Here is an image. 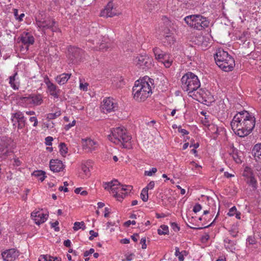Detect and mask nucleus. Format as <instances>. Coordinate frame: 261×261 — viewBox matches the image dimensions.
<instances>
[{
	"label": "nucleus",
	"instance_id": "nucleus-1",
	"mask_svg": "<svg viewBox=\"0 0 261 261\" xmlns=\"http://www.w3.org/2000/svg\"><path fill=\"white\" fill-rule=\"evenodd\" d=\"M181 88L186 91H188L191 96H194L197 98L198 95H202L201 89L196 91L200 86V81L197 76L191 72H188L182 76L181 79ZM202 96H201L202 97Z\"/></svg>",
	"mask_w": 261,
	"mask_h": 261
},
{
	"label": "nucleus",
	"instance_id": "nucleus-2",
	"mask_svg": "<svg viewBox=\"0 0 261 261\" xmlns=\"http://www.w3.org/2000/svg\"><path fill=\"white\" fill-rule=\"evenodd\" d=\"M108 138L110 141L116 145H122L124 148L130 147L128 144L132 137L128 135L126 129L123 127L113 128L111 134L109 135Z\"/></svg>",
	"mask_w": 261,
	"mask_h": 261
},
{
	"label": "nucleus",
	"instance_id": "nucleus-3",
	"mask_svg": "<svg viewBox=\"0 0 261 261\" xmlns=\"http://www.w3.org/2000/svg\"><path fill=\"white\" fill-rule=\"evenodd\" d=\"M214 59L216 64L226 72L232 70L235 66L233 58L223 49L217 51L214 55Z\"/></svg>",
	"mask_w": 261,
	"mask_h": 261
},
{
	"label": "nucleus",
	"instance_id": "nucleus-4",
	"mask_svg": "<svg viewBox=\"0 0 261 261\" xmlns=\"http://www.w3.org/2000/svg\"><path fill=\"white\" fill-rule=\"evenodd\" d=\"M152 93L151 88L147 82L137 81L133 88L134 98L139 102L144 101Z\"/></svg>",
	"mask_w": 261,
	"mask_h": 261
},
{
	"label": "nucleus",
	"instance_id": "nucleus-5",
	"mask_svg": "<svg viewBox=\"0 0 261 261\" xmlns=\"http://www.w3.org/2000/svg\"><path fill=\"white\" fill-rule=\"evenodd\" d=\"M185 22L190 27L198 30H201L209 25L210 22L200 15H191L186 16L184 19Z\"/></svg>",
	"mask_w": 261,
	"mask_h": 261
},
{
	"label": "nucleus",
	"instance_id": "nucleus-6",
	"mask_svg": "<svg viewBox=\"0 0 261 261\" xmlns=\"http://www.w3.org/2000/svg\"><path fill=\"white\" fill-rule=\"evenodd\" d=\"M242 117L241 113H238L233 118L230 125L234 133L240 137H244L248 135V132L246 130L245 126L242 124Z\"/></svg>",
	"mask_w": 261,
	"mask_h": 261
},
{
	"label": "nucleus",
	"instance_id": "nucleus-7",
	"mask_svg": "<svg viewBox=\"0 0 261 261\" xmlns=\"http://www.w3.org/2000/svg\"><path fill=\"white\" fill-rule=\"evenodd\" d=\"M86 54L83 50L75 46H70L68 49V58L73 64H77L83 62Z\"/></svg>",
	"mask_w": 261,
	"mask_h": 261
},
{
	"label": "nucleus",
	"instance_id": "nucleus-8",
	"mask_svg": "<svg viewBox=\"0 0 261 261\" xmlns=\"http://www.w3.org/2000/svg\"><path fill=\"white\" fill-rule=\"evenodd\" d=\"M242 117L243 125L245 126L246 130L249 135L253 130L255 126V119L254 117L251 116L249 113L246 111L241 112Z\"/></svg>",
	"mask_w": 261,
	"mask_h": 261
},
{
	"label": "nucleus",
	"instance_id": "nucleus-9",
	"mask_svg": "<svg viewBox=\"0 0 261 261\" xmlns=\"http://www.w3.org/2000/svg\"><path fill=\"white\" fill-rule=\"evenodd\" d=\"M152 59L147 55H140L134 58V64L142 69L150 68L151 66Z\"/></svg>",
	"mask_w": 261,
	"mask_h": 261
},
{
	"label": "nucleus",
	"instance_id": "nucleus-10",
	"mask_svg": "<svg viewBox=\"0 0 261 261\" xmlns=\"http://www.w3.org/2000/svg\"><path fill=\"white\" fill-rule=\"evenodd\" d=\"M101 111L104 113L115 111L117 108V103L113 101V99L110 97H106L103 100V103L101 106Z\"/></svg>",
	"mask_w": 261,
	"mask_h": 261
},
{
	"label": "nucleus",
	"instance_id": "nucleus-11",
	"mask_svg": "<svg viewBox=\"0 0 261 261\" xmlns=\"http://www.w3.org/2000/svg\"><path fill=\"white\" fill-rule=\"evenodd\" d=\"M11 120L13 126H17L18 129H21L25 126L24 115L21 112L12 114Z\"/></svg>",
	"mask_w": 261,
	"mask_h": 261
},
{
	"label": "nucleus",
	"instance_id": "nucleus-12",
	"mask_svg": "<svg viewBox=\"0 0 261 261\" xmlns=\"http://www.w3.org/2000/svg\"><path fill=\"white\" fill-rule=\"evenodd\" d=\"M117 14L116 8H114V4L112 2L110 1L107 4L105 9L100 13L101 16L113 17Z\"/></svg>",
	"mask_w": 261,
	"mask_h": 261
},
{
	"label": "nucleus",
	"instance_id": "nucleus-13",
	"mask_svg": "<svg viewBox=\"0 0 261 261\" xmlns=\"http://www.w3.org/2000/svg\"><path fill=\"white\" fill-rule=\"evenodd\" d=\"M18 255V251L14 249L7 250L2 253V257L5 261H13Z\"/></svg>",
	"mask_w": 261,
	"mask_h": 261
},
{
	"label": "nucleus",
	"instance_id": "nucleus-14",
	"mask_svg": "<svg viewBox=\"0 0 261 261\" xmlns=\"http://www.w3.org/2000/svg\"><path fill=\"white\" fill-rule=\"evenodd\" d=\"M31 217L37 225L44 223L46 220V215L40 211H34L31 213Z\"/></svg>",
	"mask_w": 261,
	"mask_h": 261
},
{
	"label": "nucleus",
	"instance_id": "nucleus-15",
	"mask_svg": "<svg viewBox=\"0 0 261 261\" xmlns=\"http://www.w3.org/2000/svg\"><path fill=\"white\" fill-rule=\"evenodd\" d=\"M49 167L52 171L54 172H59L65 168V166L63 165L61 161L58 159H52L49 162Z\"/></svg>",
	"mask_w": 261,
	"mask_h": 261
},
{
	"label": "nucleus",
	"instance_id": "nucleus-16",
	"mask_svg": "<svg viewBox=\"0 0 261 261\" xmlns=\"http://www.w3.org/2000/svg\"><path fill=\"white\" fill-rule=\"evenodd\" d=\"M11 142L10 139L5 136H0V153H7V149Z\"/></svg>",
	"mask_w": 261,
	"mask_h": 261
},
{
	"label": "nucleus",
	"instance_id": "nucleus-17",
	"mask_svg": "<svg viewBox=\"0 0 261 261\" xmlns=\"http://www.w3.org/2000/svg\"><path fill=\"white\" fill-rule=\"evenodd\" d=\"M83 146L85 149H89L90 150H95L97 147V143L93 140L87 139L85 140H83Z\"/></svg>",
	"mask_w": 261,
	"mask_h": 261
},
{
	"label": "nucleus",
	"instance_id": "nucleus-18",
	"mask_svg": "<svg viewBox=\"0 0 261 261\" xmlns=\"http://www.w3.org/2000/svg\"><path fill=\"white\" fill-rule=\"evenodd\" d=\"M28 102L35 105H40L42 102V97L40 95H33L30 97H25Z\"/></svg>",
	"mask_w": 261,
	"mask_h": 261
},
{
	"label": "nucleus",
	"instance_id": "nucleus-19",
	"mask_svg": "<svg viewBox=\"0 0 261 261\" xmlns=\"http://www.w3.org/2000/svg\"><path fill=\"white\" fill-rule=\"evenodd\" d=\"M71 74L63 73L58 76L56 79V82L60 85H64L70 78Z\"/></svg>",
	"mask_w": 261,
	"mask_h": 261
},
{
	"label": "nucleus",
	"instance_id": "nucleus-20",
	"mask_svg": "<svg viewBox=\"0 0 261 261\" xmlns=\"http://www.w3.org/2000/svg\"><path fill=\"white\" fill-rule=\"evenodd\" d=\"M110 184L109 185H111V191L114 193H116V192H120L121 189H119L118 187H115V186H121V184L116 179L113 180L111 181H110Z\"/></svg>",
	"mask_w": 261,
	"mask_h": 261
},
{
	"label": "nucleus",
	"instance_id": "nucleus-21",
	"mask_svg": "<svg viewBox=\"0 0 261 261\" xmlns=\"http://www.w3.org/2000/svg\"><path fill=\"white\" fill-rule=\"evenodd\" d=\"M241 152H239L237 149H233L232 151L230 154L232 156L233 159L237 163H242Z\"/></svg>",
	"mask_w": 261,
	"mask_h": 261
},
{
	"label": "nucleus",
	"instance_id": "nucleus-22",
	"mask_svg": "<svg viewBox=\"0 0 261 261\" xmlns=\"http://www.w3.org/2000/svg\"><path fill=\"white\" fill-rule=\"evenodd\" d=\"M254 156L261 160V144H256L252 150Z\"/></svg>",
	"mask_w": 261,
	"mask_h": 261
},
{
	"label": "nucleus",
	"instance_id": "nucleus-23",
	"mask_svg": "<svg viewBox=\"0 0 261 261\" xmlns=\"http://www.w3.org/2000/svg\"><path fill=\"white\" fill-rule=\"evenodd\" d=\"M47 86L50 94L56 98H58L59 95L57 93L56 86L53 83H49Z\"/></svg>",
	"mask_w": 261,
	"mask_h": 261
},
{
	"label": "nucleus",
	"instance_id": "nucleus-24",
	"mask_svg": "<svg viewBox=\"0 0 261 261\" xmlns=\"http://www.w3.org/2000/svg\"><path fill=\"white\" fill-rule=\"evenodd\" d=\"M21 41L24 44L31 45L34 42V38L33 36H28L27 35L22 36L20 39Z\"/></svg>",
	"mask_w": 261,
	"mask_h": 261
},
{
	"label": "nucleus",
	"instance_id": "nucleus-25",
	"mask_svg": "<svg viewBox=\"0 0 261 261\" xmlns=\"http://www.w3.org/2000/svg\"><path fill=\"white\" fill-rule=\"evenodd\" d=\"M56 23V21L53 19L47 20V29H50L53 32H57L59 29Z\"/></svg>",
	"mask_w": 261,
	"mask_h": 261
},
{
	"label": "nucleus",
	"instance_id": "nucleus-26",
	"mask_svg": "<svg viewBox=\"0 0 261 261\" xmlns=\"http://www.w3.org/2000/svg\"><path fill=\"white\" fill-rule=\"evenodd\" d=\"M81 168L83 173L80 175L81 177L82 178L89 177L91 175L90 169L91 168L83 165H82Z\"/></svg>",
	"mask_w": 261,
	"mask_h": 261
},
{
	"label": "nucleus",
	"instance_id": "nucleus-27",
	"mask_svg": "<svg viewBox=\"0 0 261 261\" xmlns=\"http://www.w3.org/2000/svg\"><path fill=\"white\" fill-rule=\"evenodd\" d=\"M153 50L155 57V59H157L159 61L161 60L162 58H163L162 57H163L164 54H165L158 47H155L153 48Z\"/></svg>",
	"mask_w": 261,
	"mask_h": 261
},
{
	"label": "nucleus",
	"instance_id": "nucleus-28",
	"mask_svg": "<svg viewBox=\"0 0 261 261\" xmlns=\"http://www.w3.org/2000/svg\"><path fill=\"white\" fill-rule=\"evenodd\" d=\"M168 227L166 225H162L160 228L158 229V233L160 235L168 234Z\"/></svg>",
	"mask_w": 261,
	"mask_h": 261
},
{
	"label": "nucleus",
	"instance_id": "nucleus-29",
	"mask_svg": "<svg viewBox=\"0 0 261 261\" xmlns=\"http://www.w3.org/2000/svg\"><path fill=\"white\" fill-rule=\"evenodd\" d=\"M82 229L83 230H85L86 229V226L85 223L83 221L81 222H75L74 223V226L73 227V229L75 231L78 230L79 229Z\"/></svg>",
	"mask_w": 261,
	"mask_h": 261
},
{
	"label": "nucleus",
	"instance_id": "nucleus-30",
	"mask_svg": "<svg viewBox=\"0 0 261 261\" xmlns=\"http://www.w3.org/2000/svg\"><path fill=\"white\" fill-rule=\"evenodd\" d=\"M148 190L145 189V188L143 189V190L141 191V198L142 200L146 202L148 200Z\"/></svg>",
	"mask_w": 261,
	"mask_h": 261
},
{
	"label": "nucleus",
	"instance_id": "nucleus-31",
	"mask_svg": "<svg viewBox=\"0 0 261 261\" xmlns=\"http://www.w3.org/2000/svg\"><path fill=\"white\" fill-rule=\"evenodd\" d=\"M243 175L247 177L254 176L252 170L249 167H246L243 173Z\"/></svg>",
	"mask_w": 261,
	"mask_h": 261
},
{
	"label": "nucleus",
	"instance_id": "nucleus-32",
	"mask_svg": "<svg viewBox=\"0 0 261 261\" xmlns=\"http://www.w3.org/2000/svg\"><path fill=\"white\" fill-rule=\"evenodd\" d=\"M67 147L65 143L60 144V152L62 155H64L67 153Z\"/></svg>",
	"mask_w": 261,
	"mask_h": 261
},
{
	"label": "nucleus",
	"instance_id": "nucleus-33",
	"mask_svg": "<svg viewBox=\"0 0 261 261\" xmlns=\"http://www.w3.org/2000/svg\"><path fill=\"white\" fill-rule=\"evenodd\" d=\"M17 74V73L16 72L14 73V74L13 76H11L9 78L10 79L9 83L11 85V87L14 89H18V87L14 83V81L15 80V76H16Z\"/></svg>",
	"mask_w": 261,
	"mask_h": 261
},
{
	"label": "nucleus",
	"instance_id": "nucleus-34",
	"mask_svg": "<svg viewBox=\"0 0 261 261\" xmlns=\"http://www.w3.org/2000/svg\"><path fill=\"white\" fill-rule=\"evenodd\" d=\"M122 191H120V192H116L114 195L118 201H121L126 195V194L123 193Z\"/></svg>",
	"mask_w": 261,
	"mask_h": 261
},
{
	"label": "nucleus",
	"instance_id": "nucleus-35",
	"mask_svg": "<svg viewBox=\"0 0 261 261\" xmlns=\"http://www.w3.org/2000/svg\"><path fill=\"white\" fill-rule=\"evenodd\" d=\"M249 179L248 180V183L251 185L253 189L256 188V180L255 179L254 176L251 177H249Z\"/></svg>",
	"mask_w": 261,
	"mask_h": 261
},
{
	"label": "nucleus",
	"instance_id": "nucleus-36",
	"mask_svg": "<svg viewBox=\"0 0 261 261\" xmlns=\"http://www.w3.org/2000/svg\"><path fill=\"white\" fill-rule=\"evenodd\" d=\"M61 115V112L57 111L54 113H49L47 114V118L48 119H54L56 118L57 117H59Z\"/></svg>",
	"mask_w": 261,
	"mask_h": 261
},
{
	"label": "nucleus",
	"instance_id": "nucleus-37",
	"mask_svg": "<svg viewBox=\"0 0 261 261\" xmlns=\"http://www.w3.org/2000/svg\"><path fill=\"white\" fill-rule=\"evenodd\" d=\"M175 255L178 256L179 261H183L184 260V256L181 254V253L179 251V248L177 247H175Z\"/></svg>",
	"mask_w": 261,
	"mask_h": 261
},
{
	"label": "nucleus",
	"instance_id": "nucleus-38",
	"mask_svg": "<svg viewBox=\"0 0 261 261\" xmlns=\"http://www.w3.org/2000/svg\"><path fill=\"white\" fill-rule=\"evenodd\" d=\"M219 215V213H218L217 216H216V217L215 218V220L213 221V222H212L210 224L208 225H206V226H203V227H192V226H189L188 224H187V225L190 227L192 229H203V228H207V227H209L210 226H212L213 225V224L214 223V222H215V220L216 219L217 217H218Z\"/></svg>",
	"mask_w": 261,
	"mask_h": 261
},
{
	"label": "nucleus",
	"instance_id": "nucleus-39",
	"mask_svg": "<svg viewBox=\"0 0 261 261\" xmlns=\"http://www.w3.org/2000/svg\"><path fill=\"white\" fill-rule=\"evenodd\" d=\"M156 171L157 169L156 168H152L150 171H145L144 172V175L151 176L152 175L153 173H156Z\"/></svg>",
	"mask_w": 261,
	"mask_h": 261
},
{
	"label": "nucleus",
	"instance_id": "nucleus-40",
	"mask_svg": "<svg viewBox=\"0 0 261 261\" xmlns=\"http://www.w3.org/2000/svg\"><path fill=\"white\" fill-rule=\"evenodd\" d=\"M43 174H45V172L41 170L35 171L32 173V175L35 177H40Z\"/></svg>",
	"mask_w": 261,
	"mask_h": 261
},
{
	"label": "nucleus",
	"instance_id": "nucleus-41",
	"mask_svg": "<svg viewBox=\"0 0 261 261\" xmlns=\"http://www.w3.org/2000/svg\"><path fill=\"white\" fill-rule=\"evenodd\" d=\"M50 225L52 228H54L56 231H59L60 230V228L58 226L59 225V222L58 221H56L55 222H50Z\"/></svg>",
	"mask_w": 261,
	"mask_h": 261
},
{
	"label": "nucleus",
	"instance_id": "nucleus-42",
	"mask_svg": "<svg viewBox=\"0 0 261 261\" xmlns=\"http://www.w3.org/2000/svg\"><path fill=\"white\" fill-rule=\"evenodd\" d=\"M39 258H40L41 259H43V261H53L51 260V258L53 257L50 255H41ZM53 261H54V260Z\"/></svg>",
	"mask_w": 261,
	"mask_h": 261
},
{
	"label": "nucleus",
	"instance_id": "nucleus-43",
	"mask_svg": "<svg viewBox=\"0 0 261 261\" xmlns=\"http://www.w3.org/2000/svg\"><path fill=\"white\" fill-rule=\"evenodd\" d=\"M121 191H131L133 189V187L130 185H121Z\"/></svg>",
	"mask_w": 261,
	"mask_h": 261
},
{
	"label": "nucleus",
	"instance_id": "nucleus-44",
	"mask_svg": "<svg viewBox=\"0 0 261 261\" xmlns=\"http://www.w3.org/2000/svg\"><path fill=\"white\" fill-rule=\"evenodd\" d=\"M201 209H202L201 205L199 203H196L193 207V211L195 213H197V212L201 211Z\"/></svg>",
	"mask_w": 261,
	"mask_h": 261
},
{
	"label": "nucleus",
	"instance_id": "nucleus-45",
	"mask_svg": "<svg viewBox=\"0 0 261 261\" xmlns=\"http://www.w3.org/2000/svg\"><path fill=\"white\" fill-rule=\"evenodd\" d=\"M171 227L175 232H177L180 230L179 226L175 222H172L171 223Z\"/></svg>",
	"mask_w": 261,
	"mask_h": 261
},
{
	"label": "nucleus",
	"instance_id": "nucleus-46",
	"mask_svg": "<svg viewBox=\"0 0 261 261\" xmlns=\"http://www.w3.org/2000/svg\"><path fill=\"white\" fill-rule=\"evenodd\" d=\"M237 212V208L236 206H233L230 209H229V212L228 213L227 215L229 216H233L235 213Z\"/></svg>",
	"mask_w": 261,
	"mask_h": 261
},
{
	"label": "nucleus",
	"instance_id": "nucleus-47",
	"mask_svg": "<svg viewBox=\"0 0 261 261\" xmlns=\"http://www.w3.org/2000/svg\"><path fill=\"white\" fill-rule=\"evenodd\" d=\"M53 141V138L52 137H47L45 138V144L47 146H51L52 145V141Z\"/></svg>",
	"mask_w": 261,
	"mask_h": 261
},
{
	"label": "nucleus",
	"instance_id": "nucleus-48",
	"mask_svg": "<svg viewBox=\"0 0 261 261\" xmlns=\"http://www.w3.org/2000/svg\"><path fill=\"white\" fill-rule=\"evenodd\" d=\"M247 241L249 244H254L256 242L255 238L251 236H250L247 238Z\"/></svg>",
	"mask_w": 261,
	"mask_h": 261
},
{
	"label": "nucleus",
	"instance_id": "nucleus-49",
	"mask_svg": "<svg viewBox=\"0 0 261 261\" xmlns=\"http://www.w3.org/2000/svg\"><path fill=\"white\" fill-rule=\"evenodd\" d=\"M140 244H142V248L143 249H145L147 247V245L146 244V238H143L141 239Z\"/></svg>",
	"mask_w": 261,
	"mask_h": 261
},
{
	"label": "nucleus",
	"instance_id": "nucleus-50",
	"mask_svg": "<svg viewBox=\"0 0 261 261\" xmlns=\"http://www.w3.org/2000/svg\"><path fill=\"white\" fill-rule=\"evenodd\" d=\"M172 62V61L169 58L165 61L163 64L166 68H169L171 65Z\"/></svg>",
	"mask_w": 261,
	"mask_h": 261
},
{
	"label": "nucleus",
	"instance_id": "nucleus-51",
	"mask_svg": "<svg viewBox=\"0 0 261 261\" xmlns=\"http://www.w3.org/2000/svg\"><path fill=\"white\" fill-rule=\"evenodd\" d=\"M154 182L153 181H151L145 188L148 191L149 189H152L154 188Z\"/></svg>",
	"mask_w": 261,
	"mask_h": 261
},
{
	"label": "nucleus",
	"instance_id": "nucleus-52",
	"mask_svg": "<svg viewBox=\"0 0 261 261\" xmlns=\"http://www.w3.org/2000/svg\"><path fill=\"white\" fill-rule=\"evenodd\" d=\"M108 48H109L108 46L106 44H103V43H101L98 47V49L100 50L104 51V50H107V49Z\"/></svg>",
	"mask_w": 261,
	"mask_h": 261
},
{
	"label": "nucleus",
	"instance_id": "nucleus-53",
	"mask_svg": "<svg viewBox=\"0 0 261 261\" xmlns=\"http://www.w3.org/2000/svg\"><path fill=\"white\" fill-rule=\"evenodd\" d=\"M75 120H73L71 123H70L68 124L65 125V129L66 130H68L70 128L75 125Z\"/></svg>",
	"mask_w": 261,
	"mask_h": 261
},
{
	"label": "nucleus",
	"instance_id": "nucleus-54",
	"mask_svg": "<svg viewBox=\"0 0 261 261\" xmlns=\"http://www.w3.org/2000/svg\"><path fill=\"white\" fill-rule=\"evenodd\" d=\"M94 252V249H93V248H91L88 251H86L84 253V256L85 257H87L88 256V255H89L90 254H92Z\"/></svg>",
	"mask_w": 261,
	"mask_h": 261
},
{
	"label": "nucleus",
	"instance_id": "nucleus-55",
	"mask_svg": "<svg viewBox=\"0 0 261 261\" xmlns=\"http://www.w3.org/2000/svg\"><path fill=\"white\" fill-rule=\"evenodd\" d=\"M30 121L31 122H34V126H36L38 125V120L36 117H31L30 118Z\"/></svg>",
	"mask_w": 261,
	"mask_h": 261
},
{
	"label": "nucleus",
	"instance_id": "nucleus-56",
	"mask_svg": "<svg viewBox=\"0 0 261 261\" xmlns=\"http://www.w3.org/2000/svg\"><path fill=\"white\" fill-rule=\"evenodd\" d=\"M83 166H85L87 167L92 168V162L90 160L87 161L85 164H82Z\"/></svg>",
	"mask_w": 261,
	"mask_h": 261
},
{
	"label": "nucleus",
	"instance_id": "nucleus-57",
	"mask_svg": "<svg viewBox=\"0 0 261 261\" xmlns=\"http://www.w3.org/2000/svg\"><path fill=\"white\" fill-rule=\"evenodd\" d=\"M162 59L159 61V62L162 63L163 64L165 62V61H166L169 58V56L167 54H164L163 57H162Z\"/></svg>",
	"mask_w": 261,
	"mask_h": 261
},
{
	"label": "nucleus",
	"instance_id": "nucleus-58",
	"mask_svg": "<svg viewBox=\"0 0 261 261\" xmlns=\"http://www.w3.org/2000/svg\"><path fill=\"white\" fill-rule=\"evenodd\" d=\"M135 224H136L135 221L128 220V221L124 222V225L126 227H128L130 224L135 225Z\"/></svg>",
	"mask_w": 261,
	"mask_h": 261
},
{
	"label": "nucleus",
	"instance_id": "nucleus-59",
	"mask_svg": "<svg viewBox=\"0 0 261 261\" xmlns=\"http://www.w3.org/2000/svg\"><path fill=\"white\" fill-rule=\"evenodd\" d=\"M178 131L183 135H188L189 134V132L187 130L181 128V126L178 127Z\"/></svg>",
	"mask_w": 261,
	"mask_h": 261
},
{
	"label": "nucleus",
	"instance_id": "nucleus-60",
	"mask_svg": "<svg viewBox=\"0 0 261 261\" xmlns=\"http://www.w3.org/2000/svg\"><path fill=\"white\" fill-rule=\"evenodd\" d=\"M44 29H47V20H44L41 22L40 25Z\"/></svg>",
	"mask_w": 261,
	"mask_h": 261
},
{
	"label": "nucleus",
	"instance_id": "nucleus-61",
	"mask_svg": "<svg viewBox=\"0 0 261 261\" xmlns=\"http://www.w3.org/2000/svg\"><path fill=\"white\" fill-rule=\"evenodd\" d=\"M88 84L86 83L85 84H83L82 83L80 84V87L81 89H83L84 91H87V86Z\"/></svg>",
	"mask_w": 261,
	"mask_h": 261
},
{
	"label": "nucleus",
	"instance_id": "nucleus-62",
	"mask_svg": "<svg viewBox=\"0 0 261 261\" xmlns=\"http://www.w3.org/2000/svg\"><path fill=\"white\" fill-rule=\"evenodd\" d=\"M64 245L66 247H70L71 246V241L68 239L64 241Z\"/></svg>",
	"mask_w": 261,
	"mask_h": 261
},
{
	"label": "nucleus",
	"instance_id": "nucleus-63",
	"mask_svg": "<svg viewBox=\"0 0 261 261\" xmlns=\"http://www.w3.org/2000/svg\"><path fill=\"white\" fill-rule=\"evenodd\" d=\"M120 242L122 244H127L129 243L130 241L129 239L125 238L123 239H121Z\"/></svg>",
	"mask_w": 261,
	"mask_h": 261
},
{
	"label": "nucleus",
	"instance_id": "nucleus-64",
	"mask_svg": "<svg viewBox=\"0 0 261 261\" xmlns=\"http://www.w3.org/2000/svg\"><path fill=\"white\" fill-rule=\"evenodd\" d=\"M110 182L104 183V188L105 190H111V185H109Z\"/></svg>",
	"mask_w": 261,
	"mask_h": 261
}]
</instances>
